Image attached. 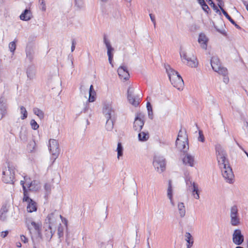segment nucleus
Returning a JSON list of instances; mask_svg holds the SVG:
<instances>
[{
	"label": "nucleus",
	"instance_id": "nucleus-1",
	"mask_svg": "<svg viewBox=\"0 0 248 248\" xmlns=\"http://www.w3.org/2000/svg\"><path fill=\"white\" fill-rule=\"evenodd\" d=\"M215 149L217 158L222 175L227 183L232 184L233 182L234 174L227 158V154L220 145H217Z\"/></svg>",
	"mask_w": 248,
	"mask_h": 248
},
{
	"label": "nucleus",
	"instance_id": "nucleus-2",
	"mask_svg": "<svg viewBox=\"0 0 248 248\" xmlns=\"http://www.w3.org/2000/svg\"><path fill=\"white\" fill-rule=\"evenodd\" d=\"M165 67L170 81L173 86L178 90H182L184 83L181 76L169 65H165Z\"/></svg>",
	"mask_w": 248,
	"mask_h": 248
},
{
	"label": "nucleus",
	"instance_id": "nucleus-3",
	"mask_svg": "<svg viewBox=\"0 0 248 248\" xmlns=\"http://www.w3.org/2000/svg\"><path fill=\"white\" fill-rule=\"evenodd\" d=\"M180 55L183 63L191 67H196L198 65L197 58L193 54L183 50L180 51Z\"/></svg>",
	"mask_w": 248,
	"mask_h": 248
},
{
	"label": "nucleus",
	"instance_id": "nucleus-4",
	"mask_svg": "<svg viewBox=\"0 0 248 248\" xmlns=\"http://www.w3.org/2000/svg\"><path fill=\"white\" fill-rule=\"evenodd\" d=\"M15 168L11 166L10 165L8 166V169L5 168L2 171V181L5 183L13 184L15 178Z\"/></svg>",
	"mask_w": 248,
	"mask_h": 248
},
{
	"label": "nucleus",
	"instance_id": "nucleus-5",
	"mask_svg": "<svg viewBox=\"0 0 248 248\" xmlns=\"http://www.w3.org/2000/svg\"><path fill=\"white\" fill-rule=\"evenodd\" d=\"M48 148L52 155L51 159L54 162L58 158L60 152L58 141L54 139H50Z\"/></svg>",
	"mask_w": 248,
	"mask_h": 248
},
{
	"label": "nucleus",
	"instance_id": "nucleus-6",
	"mask_svg": "<svg viewBox=\"0 0 248 248\" xmlns=\"http://www.w3.org/2000/svg\"><path fill=\"white\" fill-rule=\"evenodd\" d=\"M211 65L213 70L220 75L226 73L227 69L222 67L218 58L217 57H212L211 59Z\"/></svg>",
	"mask_w": 248,
	"mask_h": 248
},
{
	"label": "nucleus",
	"instance_id": "nucleus-7",
	"mask_svg": "<svg viewBox=\"0 0 248 248\" xmlns=\"http://www.w3.org/2000/svg\"><path fill=\"white\" fill-rule=\"evenodd\" d=\"M145 115L141 112L136 113L134 122L133 123V128L135 130L139 131L142 128L144 124Z\"/></svg>",
	"mask_w": 248,
	"mask_h": 248
},
{
	"label": "nucleus",
	"instance_id": "nucleus-8",
	"mask_svg": "<svg viewBox=\"0 0 248 248\" xmlns=\"http://www.w3.org/2000/svg\"><path fill=\"white\" fill-rule=\"evenodd\" d=\"M103 113L106 119H116L115 111L110 103L103 104Z\"/></svg>",
	"mask_w": 248,
	"mask_h": 248
},
{
	"label": "nucleus",
	"instance_id": "nucleus-9",
	"mask_svg": "<svg viewBox=\"0 0 248 248\" xmlns=\"http://www.w3.org/2000/svg\"><path fill=\"white\" fill-rule=\"evenodd\" d=\"M181 133V131H180L176 140V145L178 149L183 151L184 153H186L189 148L187 139L186 138H183V140H181L180 138H182Z\"/></svg>",
	"mask_w": 248,
	"mask_h": 248
},
{
	"label": "nucleus",
	"instance_id": "nucleus-10",
	"mask_svg": "<svg viewBox=\"0 0 248 248\" xmlns=\"http://www.w3.org/2000/svg\"><path fill=\"white\" fill-rule=\"evenodd\" d=\"M153 165L158 172L162 173L166 168L165 159L161 156H155L153 161Z\"/></svg>",
	"mask_w": 248,
	"mask_h": 248
},
{
	"label": "nucleus",
	"instance_id": "nucleus-11",
	"mask_svg": "<svg viewBox=\"0 0 248 248\" xmlns=\"http://www.w3.org/2000/svg\"><path fill=\"white\" fill-rule=\"evenodd\" d=\"M238 215L237 206L234 205L231 208L230 217L232 225L235 226L239 225L240 222Z\"/></svg>",
	"mask_w": 248,
	"mask_h": 248
},
{
	"label": "nucleus",
	"instance_id": "nucleus-12",
	"mask_svg": "<svg viewBox=\"0 0 248 248\" xmlns=\"http://www.w3.org/2000/svg\"><path fill=\"white\" fill-rule=\"evenodd\" d=\"M244 240V237L239 229H236L232 234V242L236 245H241Z\"/></svg>",
	"mask_w": 248,
	"mask_h": 248
},
{
	"label": "nucleus",
	"instance_id": "nucleus-13",
	"mask_svg": "<svg viewBox=\"0 0 248 248\" xmlns=\"http://www.w3.org/2000/svg\"><path fill=\"white\" fill-rule=\"evenodd\" d=\"M103 42L107 48V54L108 57L109 62L110 64H111L113 57V52L114 51V49L112 47L110 41L107 38L106 35L104 36Z\"/></svg>",
	"mask_w": 248,
	"mask_h": 248
},
{
	"label": "nucleus",
	"instance_id": "nucleus-14",
	"mask_svg": "<svg viewBox=\"0 0 248 248\" xmlns=\"http://www.w3.org/2000/svg\"><path fill=\"white\" fill-rule=\"evenodd\" d=\"M117 72L121 79L126 80L129 78V74L126 66H120L118 69Z\"/></svg>",
	"mask_w": 248,
	"mask_h": 248
},
{
	"label": "nucleus",
	"instance_id": "nucleus-15",
	"mask_svg": "<svg viewBox=\"0 0 248 248\" xmlns=\"http://www.w3.org/2000/svg\"><path fill=\"white\" fill-rule=\"evenodd\" d=\"M134 90L131 87H129L127 90V99L129 102L132 105L137 107L140 103L139 99H136L133 95Z\"/></svg>",
	"mask_w": 248,
	"mask_h": 248
},
{
	"label": "nucleus",
	"instance_id": "nucleus-16",
	"mask_svg": "<svg viewBox=\"0 0 248 248\" xmlns=\"http://www.w3.org/2000/svg\"><path fill=\"white\" fill-rule=\"evenodd\" d=\"M58 216L62 218L61 215H56L55 212H53L47 216L46 221V223H48L49 225L52 227V226L56 222Z\"/></svg>",
	"mask_w": 248,
	"mask_h": 248
},
{
	"label": "nucleus",
	"instance_id": "nucleus-17",
	"mask_svg": "<svg viewBox=\"0 0 248 248\" xmlns=\"http://www.w3.org/2000/svg\"><path fill=\"white\" fill-rule=\"evenodd\" d=\"M167 197L170 201V204L172 206H174V202L173 200V187L172 185V181L170 180L168 182V187L167 188Z\"/></svg>",
	"mask_w": 248,
	"mask_h": 248
},
{
	"label": "nucleus",
	"instance_id": "nucleus-18",
	"mask_svg": "<svg viewBox=\"0 0 248 248\" xmlns=\"http://www.w3.org/2000/svg\"><path fill=\"white\" fill-rule=\"evenodd\" d=\"M198 42L203 49H206L207 46L208 38L206 37L204 34L201 33L199 35Z\"/></svg>",
	"mask_w": 248,
	"mask_h": 248
},
{
	"label": "nucleus",
	"instance_id": "nucleus-19",
	"mask_svg": "<svg viewBox=\"0 0 248 248\" xmlns=\"http://www.w3.org/2000/svg\"><path fill=\"white\" fill-rule=\"evenodd\" d=\"M183 161L185 164L193 167L194 164V157L189 154H186L183 158Z\"/></svg>",
	"mask_w": 248,
	"mask_h": 248
},
{
	"label": "nucleus",
	"instance_id": "nucleus-20",
	"mask_svg": "<svg viewBox=\"0 0 248 248\" xmlns=\"http://www.w3.org/2000/svg\"><path fill=\"white\" fill-rule=\"evenodd\" d=\"M32 17L30 10L26 9L20 16V19L23 21H29Z\"/></svg>",
	"mask_w": 248,
	"mask_h": 248
},
{
	"label": "nucleus",
	"instance_id": "nucleus-21",
	"mask_svg": "<svg viewBox=\"0 0 248 248\" xmlns=\"http://www.w3.org/2000/svg\"><path fill=\"white\" fill-rule=\"evenodd\" d=\"M24 179L25 181L26 185L28 187V188H29L30 190H36L37 189V188H35V187L33 186L34 185H36L37 184L36 181H31V179L27 176H24Z\"/></svg>",
	"mask_w": 248,
	"mask_h": 248
},
{
	"label": "nucleus",
	"instance_id": "nucleus-22",
	"mask_svg": "<svg viewBox=\"0 0 248 248\" xmlns=\"http://www.w3.org/2000/svg\"><path fill=\"white\" fill-rule=\"evenodd\" d=\"M27 77L30 80L33 79L35 77V68L33 65L28 67L26 70Z\"/></svg>",
	"mask_w": 248,
	"mask_h": 248
},
{
	"label": "nucleus",
	"instance_id": "nucleus-23",
	"mask_svg": "<svg viewBox=\"0 0 248 248\" xmlns=\"http://www.w3.org/2000/svg\"><path fill=\"white\" fill-rule=\"evenodd\" d=\"M185 240L186 242V248H190L194 243V239L189 232H186L185 235Z\"/></svg>",
	"mask_w": 248,
	"mask_h": 248
},
{
	"label": "nucleus",
	"instance_id": "nucleus-24",
	"mask_svg": "<svg viewBox=\"0 0 248 248\" xmlns=\"http://www.w3.org/2000/svg\"><path fill=\"white\" fill-rule=\"evenodd\" d=\"M192 193V195L193 197L198 200L200 198V190L199 188V185L197 184L196 185L193 186L192 187L188 189Z\"/></svg>",
	"mask_w": 248,
	"mask_h": 248
},
{
	"label": "nucleus",
	"instance_id": "nucleus-25",
	"mask_svg": "<svg viewBox=\"0 0 248 248\" xmlns=\"http://www.w3.org/2000/svg\"><path fill=\"white\" fill-rule=\"evenodd\" d=\"M177 209L179 215L181 217H184L186 215V207L183 202H179L177 204Z\"/></svg>",
	"mask_w": 248,
	"mask_h": 248
},
{
	"label": "nucleus",
	"instance_id": "nucleus-26",
	"mask_svg": "<svg viewBox=\"0 0 248 248\" xmlns=\"http://www.w3.org/2000/svg\"><path fill=\"white\" fill-rule=\"evenodd\" d=\"M27 210V211L30 213H32L34 211H36L37 210V207L35 202H34L32 200H30V202H28Z\"/></svg>",
	"mask_w": 248,
	"mask_h": 248
},
{
	"label": "nucleus",
	"instance_id": "nucleus-27",
	"mask_svg": "<svg viewBox=\"0 0 248 248\" xmlns=\"http://www.w3.org/2000/svg\"><path fill=\"white\" fill-rule=\"evenodd\" d=\"M106 129L108 131H111L114 126V123L115 119H106Z\"/></svg>",
	"mask_w": 248,
	"mask_h": 248
},
{
	"label": "nucleus",
	"instance_id": "nucleus-28",
	"mask_svg": "<svg viewBox=\"0 0 248 248\" xmlns=\"http://www.w3.org/2000/svg\"><path fill=\"white\" fill-rule=\"evenodd\" d=\"M54 232H52V227L50 225H48V229H46L45 232L46 238L47 241H49L51 240L53 235Z\"/></svg>",
	"mask_w": 248,
	"mask_h": 248
},
{
	"label": "nucleus",
	"instance_id": "nucleus-29",
	"mask_svg": "<svg viewBox=\"0 0 248 248\" xmlns=\"http://www.w3.org/2000/svg\"><path fill=\"white\" fill-rule=\"evenodd\" d=\"M28 132L27 130L22 128L19 134L20 139L23 142L27 141L28 140Z\"/></svg>",
	"mask_w": 248,
	"mask_h": 248
},
{
	"label": "nucleus",
	"instance_id": "nucleus-30",
	"mask_svg": "<svg viewBox=\"0 0 248 248\" xmlns=\"http://www.w3.org/2000/svg\"><path fill=\"white\" fill-rule=\"evenodd\" d=\"M185 182L188 190L192 187L193 186L197 184L195 182H193L191 178L188 175L185 177Z\"/></svg>",
	"mask_w": 248,
	"mask_h": 248
},
{
	"label": "nucleus",
	"instance_id": "nucleus-31",
	"mask_svg": "<svg viewBox=\"0 0 248 248\" xmlns=\"http://www.w3.org/2000/svg\"><path fill=\"white\" fill-rule=\"evenodd\" d=\"M220 10L222 11L223 15L225 16V17L232 24H233L237 28L240 29V27L239 25L236 24L235 21L231 18V17L228 14V13L224 10V9L220 7Z\"/></svg>",
	"mask_w": 248,
	"mask_h": 248
},
{
	"label": "nucleus",
	"instance_id": "nucleus-32",
	"mask_svg": "<svg viewBox=\"0 0 248 248\" xmlns=\"http://www.w3.org/2000/svg\"><path fill=\"white\" fill-rule=\"evenodd\" d=\"M116 151L117 152V158L119 159L121 157L123 156L124 151V148L121 142L118 143Z\"/></svg>",
	"mask_w": 248,
	"mask_h": 248
},
{
	"label": "nucleus",
	"instance_id": "nucleus-33",
	"mask_svg": "<svg viewBox=\"0 0 248 248\" xmlns=\"http://www.w3.org/2000/svg\"><path fill=\"white\" fill-rule=\"evenodd\" d=\"M33 112L40 119L42 120L44 119V113L42 110L37 108H33Z\"/></svg>",
	"mask_w": 248,
	"mask_h": 248
},
{
	"label": "nucleus",
	"instance_id": "nucleus-34",
	"mask_svg": "<svg viewBox=\"0 0 248 248\" xmlns=\"http://www.w3.org/2000/svg\"><path fill=\"white\" fill-rule=\"evenodd\" d=\"M149 137L148 133L144 132H140L138 135L139 140L140 141H146L149 139Z\"/></svg>",
	"mask_w": 248,
	"mask_h": 248
},
{
	"label": "nucleus",
	"instance_id": "nucleus-35",
	"mask_svg": "<svg viewBox=\"0 0 248 248\" xmlns=\"http://www.w3.org/2000/svg\"><path fill=\"white\" fill-rule=\"evenodd\" d=\"M26 55L27 58L31 61L33 58L34 52L31 48H27L26 49Z\"/></svg>",
	"mask_w": 248,
	"mask_h": 248
},
{
	"label": "nucleus",
	"instance_id": "nucleus-36",
	"mask_svg": "<svg viewBox=\"0 0 248 248\" xmlns=\"http://www.w3.org/2000/svg\"><path fill=\"white\" fill-rule=\"evenodd\" d=\"M20 112L22 116H21V118L22 120H24L27 117L28 113L25 108L23 106L20 107Z\"/></svg>",
	"mask_w": 248,
	"mask_h": 248
},
{
	"label": "nucleus",
	"instance_id": "nucleus-37",
	"mask_svg": "<svg viewBox=\"0 0 248 248\" xmlns=\"http://www.w3.org/2000/svg\"><path fill=\"white\" fill-rule=\"evenodd\" d=\"M36 147V143L34 141H31L27 146L28 149L29 151H30L31 152H32L34 151Z\"/></svg>",
	"mask_w": 248,
	"mask_h": 248
},
{
	"label": "nucleus",
	"instance_id": "nucleus-38",
	"mask_svg": "<svg viewBox=\"0 0 248 248\" xmlns=\"http://www.w3.org/2000/svg\"><path fill=\"white\" fill-rule=\"evenodd\" d=\"M23 191H24V197L23 199V201L29 202H30V200H32L30 199L27 194V189L26 186H23Z\"/></svg>",
	"mask_w": 248,
	"mask_h": 248
},
{
	"label": "nucleus",
	"instance_id": "nucleus-39",
	"mask_svg": "<svg viewBox=\"0 0 248 248\" xmlns=\"http://www.w3.org/2000/svg\"><path fill=\"white\" fill-rule=\"evenodd\" d=\"M58 235L60 238L62 237L63 235V228L62 227L61 224H59V226L58 228Z\"/></svg>",
	"mask_w": 248,
	"mask_h": 248
},
{
	"label": "nucleus",
	"instance_id": "nucleus-40",
	"mask_svg": "<svg viewBox=\"0 0 248 248\" xmlns=\"http://www.w3.org/2000/svg\"><path fill=\"white\" fill-rule=\"evenodd\" d=\"M31 225L39 233L40 225L39 223H37L34 221L31 222Z\"/></svg>",
	"mask_w": 248,
	"mask_h": 248
},
{
	"label": "nucleus",
	"instance_id": "nucleus-41",
	"mask_svg": "<svg viewBox=\"0 0 248 248\" xmlns=\"http://www.w3.org/2000/svg\"><path fill=\"white\" fill-rule=\"evenodd\" d=\"M31 128L34 130H36L39 128V125L34 120H31L30 122Z\"/></svg>",
	"mask_w": 248,
	"mask_h": 248
},
{
	"label": "nucleus",
	"instance_id": "nucleus-42",
	"mask_svg": "<svg viewBox=\"0 0 248 248\" xmlns=\"http://www.w3.org/2000/svg\"><path fill=\"white\" fill-rule=\"evenodd\" d=\"M9 48L12 52H14L16 48V42L14 41L10 42L9 44Z\"/></svg>",
	"mask_w": 248,
	"mask_h": 248
},
{
	"label": "nucleus",
	"instance_id": "nucleus-43",
	"mask_svg": "<svg viewBox=\"0 0 248 248\" xmlns=\"http://www.w3.org/2000/svg\"><path fill=\"white\" fill-rule=\"evenodd\" d=\"M8 210H9V207L7 206V205H6V204L3 205L0 209V213L7 214V212H8Z\"/></svg>",
	"mask_w": 248,
	"mask_h": 248
},
{
	"label": "nucleus",
	"instance_id": "nucleus-44",
	"mask_svg": "<svg viewBox=\"0 0 248 248\" xmlns=\"http://www.w3.org/2000/svg\"><path fill=\"white\" fill-rule=\"evenodd\" d=\"M95 95V93H89V97L88 99V101L89 102H93L94 101Z\"/></svg>",
	"mask_w": 248,
	"mask_h": 248
},
{
	"label": "nucleus",
	"instance_id": "nucleus-45",
	"mask_svg": "<svg viewBox=\"0 0 248 248\" xmlns=\"http://www.w3.org/2000/svg\"><path fill=\"white\" fill-rule=\"evenodd\" d=\"M206 0L209 2V5H210L211 6H212L213 8L214 9V10H216L217 12H219V10L217 9V6L214 3V2L212 1V0Z\"/></svg>",
	"mask_w": 248,
	"mask_h": 248
},
{
	"label": "nucleus",
	"instance_id": "nucleus-46",
	"mask_svg": "<svg viewBox=\"0 0 248 248\" xmlns=\"http://www.w3.org/2000/svg\"><path fill=\"white\" fill-rule=\"evenodd\" d=\"M199 136L198 137V140L202 142H204L205 140L204 137L202 134V132L201 130H199Z\"/></svg>",
	"mask_w": 248,
	"mask_h": 248
},
{
	"label": "nucleus",
	"instance_id": "nucleus-47",
	"mask_svg": "<svg viewBox=\"0 0 248 248\" xmlns=\"http://www.w3.org/2000/svg\"><path fill=\"white\" fill-rule=\"evenodd\" d=\"M44 188L46 192V193H50L51 192V186L50 184H46L44 186Z\"/></svg>",
	"mask_w": 248,
	"mask_h": 248
},
{
	"label": "nucleus",
	"instance_id": "nucleus-48",
	"mask_svg": "<svg viewBox=\"0 0 248 248\" xmlns=\"http://www.w3.org/2000/svg\"><path fill=\"white\" fill-rule=\"evenodd\" d=\"M201 5L203 10L205 12L208 13V10H210V9H209V7H208V6L206 4V3L205 2L204 3H203Z\"/></svg>",
	"mask_w": 248,
	"mask_h": 248
},
{
	"label": "nucleus",
	"instance_id": "nucleus-49",
	"mask_svg": "<svg viewBox=\"0 0 248 248\" xmlns=\"http://www.w3.org/2000/svg\"><path fill=\"white\" fill-rule=\"evenodd\" d=\"M227 74H228V71H226V73L225 74L222 75L224 76L223 81L226 84L228 83L229 82V79L228 77L227 76Z\"/></svg>",
	"mask_w": 248,
	"mask_h": 248
},
{
	"label": "nucleus",
	"instance_id": "nucleus-50",
	"mask_svg": "<svg viewBox=\"0 0 248 248\" xmlns=\"http://www.w3.org/2000/svg\"><path fill=\"white\" fill-rule=\"evenodd\" d=\"M76 4L79 8L83 6V2L82 0H75Z\"/></svg>",
	"mask_w": 248,
	"mask_h": 248
},
{
	"label": "nucleus",
	"instance_id": "nucleus-51",
	"mask_svg": "<svg viewBox=\"0 0 248 248\" xmlns=\"http://www.w3.org/2000/svg\"><path fill=\"white\" fill-rule=\"evenodd\" d=\"M7 218L6 214L0 213V219L2 221H5Z\"/></svg>",
	"mask_w": 248,
	"mask_h": 248
},
{
	"label": "nucleus",
	"instance_id": "nucleus-52",
	"mask_svg": "<svg viewBox=\"0 0 248 248\" xmlns=\"http://www.w3.org/2000/svg\"><path fill=\"white\" fill-rule=\"evenodd\" d=\"M149 16H150L151 21H152V22L153 23V24L154 25V27H155V16H154L152 14H150L149 15Z\"/></svg>",
	"mask_w": 248,
	"mask_h": 248
},
{
	"label": "nucleus",
	"instance_id": "nucleus-53",
	"mask_svg": "<svg viewBox=\"0 0 248 248\" xmlns=\"http://www.w3.org/2000/svg\"><path fill=\"white\" fill-rule=\"evenodd\" d=\"M76 41L74 39L72 40L71 51L73 52L75 49Z\"/></svg>",
	"mask_w": 248,
	"mask_h": 248
},
{
	"label": "nucleus",
	"instance_id": "nucleus-54",
	"mask_svg": "<svg viewBox=\"0 0 248 248\" xmlns=\"http://www.w3.org/2000/svg\"><path fill=\"white\" fill-rule=\"evenodd\" d=\"M21 240L24 243H26L28 242V239L27 237L24 235H20Z\"/></svg>",
	"mask_w": 248,
	"mask_h": 248
},
{
	"label": "nucleus",
	"instance_id": "nucleus-55",
	"mask_svg": "<svg viewBox=\"0 0 248 248\" xmlns=\"http://www.w3.org/2000/svg\"><path fill=\"white\" fill-rule=\"evenodd\" d=\"M8 234V231H4V232H1L0 236L2 238H5L7 235Z\"/></svg>",
	"mask_w": 248,
	"mask_h": 248
},
{
	"label": "nucleus",
	"instance_id": "nucleus-56",
	"mask_svg": "<svg viewBox=\"0 0 248 248\" xmlns=\"http://www.w3.org/2000/svg\"><path fill=\"white\" fill-rule=\"evenodd\" d=\"M146 107H147V109L148 111L152 110V106L151 105V103L149 102H148L147 103Z\"/></svg>",
	"mask_w": 248,
	"mask_h": 248
},
{
	"label": "nucleus",
	"instance_id": "nucleus-57",
	"mask_svg": "<svg viewBox=\"0 0 248 248\" xmlns=\"http://www.w3.org/2000/svg\"><path fill=\"white\" fill-rule=\"evenodd\" d=\"M148 116H149V118L150 119H153V110H150V111H148Z\"/></svg>",
	"mask_w": 248,
	"mask_h": 248
},
{
	"label": "nucleus",
	"instance_id": "nucleus-58",
	"mask_svg": "<svg viewBox=\"0 0 248 248\" xmlns=\"http://www.w3.org/2000/svg\"><path fill=\"white\" fill-rule=\"evenodd\" d=\"M215 28H216V30L218 32H220V33L223 34H224L225 33V31L224 30H219L218 28H217V27H215Z\"/></svg>",
	"mask_w": 248,
	"mask_h": 248
},
{
	"label": "nucleus",
	"instance_id": "nucleus-59",
	"mask_svg": "<svg viewBox=\"0 0 248 248\" xmlns=\"http://www.w3.org/2000/svg\"><path fill=\"white\" fill-rule=\"evenodd\" d=\"M95 93L93 90V86L91 85L90 87L89 93Z\"/></svg>",
	"mask_w": 248,
	"mask_h": 248
},
{
	"label": "nucleus",
	"instance_id": "nucleus-60",
	"mask_svg": "<svg viewBox=\"0 0 248 248\" xmlns=\"http://www.w3.org/2000/svg\"><path fill=\"white\" fill-rule=\"evenodd\" d=\"M120 16V13L119 11H116L115 15L114 16L115 18L118 17Z\"/></svg>",
	"mask_w": 248,
	"mask_h": 248
},
{
	"label": "nucleus",
	"instance_id": "nucleus-61",
	"mask_svg": "<svg viewBox=\"0 0 248 248\" xmlns=\"http://www.w3.org/2000/svg\"><path fill=\"white\" fill-rule=\"evenodd\" d=\"M197 0L200 5H202V4L204 3L205 2L204 0Z\"/></svg>",
	"mask_w": 248,
	"mask_h": 248
},
{
	"label": "nucleus",
	"instance_id": "nucleus-62",
	"mask_svg": "<svg viewBox=\"0 0 248 248\" xmlns=\"http://www.w3.org/2000/svg\"><path fill=\"white\" fill-rule=\"evenodd\" d=\"M20 184H21V185H22V187H23V186H25V180H24V181L21 180V181H20Z\"/></svg>",
	"mask_w": 248,
	"mask_h": 248
},
{
	"label": "nucleus",
	"instance_id": "nucleus-63",
	"mask_svg": "<svg viewBox=\"0 0 248 248\" xmlns=\"http://www.w3.org/2000/svg\"><path fill=\"white\" fill-rule=\"evenodd\" d=\"M218 6L219 7V8H220V7H222V1L220 0V1H218Z\"/></svg>",
	"mask_w": 248,
	"mask_h": 248
},
{
	"label": "nucleus",
	"instance_id": "nucleus-64",
	"mask_svg": "<svg viewBox=\"0 0 248 248\" xmlns=\"http://www.w3.org/2000/svg\"><path fill=\"white\" fill-rule=\"evenodd\" d=\"M42 11H45L46 10V6H45V4H44V5H42Z\"/></svg>",
	"mask_w": 248,
	"mask_h": 248
}]
</instances>
